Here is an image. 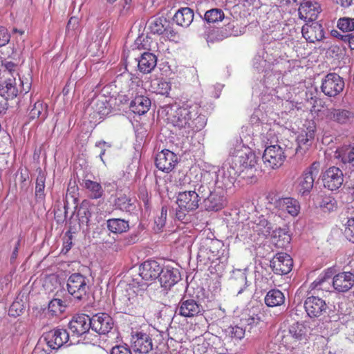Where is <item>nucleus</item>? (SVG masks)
<instances>
[{
  "mask_svg": "<svg viewBox=\"0 0 354 354\" xmlns=\"http://www.w3.org/2000/svg\"><path fill=\"white\" fill-rule=\"evenodd\" d=\"M200 107L195 103H183L176 109H171L167 118L176 133L187 138L190 133L201 130L206 124L205 116L199 113Z\"/></svg>",
  "mask_w": 354,
  "mask_h": 354,
  "instance_id": "obj_1",
  "label": "nucleus"
},
{
  "mask_svg": "<svg viewBox=\"0 0 354 354\" xmlns=\"http://www.w3.org/2000/svg\"><path fill=\"white\" fill-rule=\"evenodd\" d=\"M241 236H249L257 234L259 236L267 238L271 235L278 247L284 248L290 243V236L284 229H273L272 224L268 221L263 215L254 218L242 226Z\"/></svg>",
  "mask_w": 354,
  "mask_h": 354,
  "instance_id": "obj_2",
  "label": "nucleus"
},
{
  "mask_svg": "<svg viewBox=\"0 0 354 354\" xmlns=\"http://www.w3.org/2000/svg\"><path fill=\"white\" fill-rule=\"evenodd\" d=\"M69 340L66 329L56 328L43 335L35 347L32 354H51Z\"/></svg>",
  "mask_w": 354,
  "mask_h": 354,
  "instance_id": "obj_3",
  "label": "nucleus"
},
{
  "mask_svg": "<svg viewBox=\"0 0 354 354\" xmlns=\"http://www.w3.org/2000/svg\"><path fill=\"white\" fill-rule=\"evenodd\" d=\"M233 167L243 179H252L257 171V157L252 151L239 152L230 159Z\"/></svg>",
  "mask_w": 354,
  "mask_h": 354,
  "instance_id": "obj_4",
  "label": "nucleus"
},
{
  "mask_svg": "<svg viewBox=\"0 0 354 354\" xmlns=\"http://www.w3.org/2000/svg\"><path fill=\"white\" fill-rule=\"evenodd\" d=\"M309 328L304 324L296 322L290 326L288 333L283 337V343L291 349L300 348L310 338Z\"/></svg>",
  "mask_w": 354,
  "mask_h": 354,
  "instance_id": "obj_5",
  "label": "nucleus"
},
{
  "mask_svg": "<svg viewBox=\"0 0 354 354\" xmlns=\"http://www.w3.org/2000/svg\"><path fill=\"white\" fill-rule=\"evenodd\" d=\"M213 174L212 180L216 187L223 190L230 189L236 178L240 176L239 171L233 167L230 160L216 171H210Z\"/></svg>",
  "mask_w": 354,
  "mask_h": 354,
  "instance_id": "obj_6",
  "label": "nucleus"
},
{
  "mask_svg": "<svg viewBox=\"0 0 354 354\" xmlns=\"http://www.w3.org/2000/svg\"><path fill=\"white\" fill-rule=\"evenodd\" d=\"M205 245L207 259L212 263H216L215 266L221 264V268H223L229 257L228 250L224 243L218 239H207Z\"/></svg>",
  "mask_w": 354,
  "mask_h": 354,
  "instance_id": "obj_7",
  "label": "nucleus"
},
{
  "mask_svg": "<svg viewBox=\"0 0 354 354\" xmlns=\"http://www.w3.org/2000/svg\"><path fill=\"white\" fill-rule=\"evenodd\" d=\"M88 279L80 273L72 274L67 280V290L74 299L86 300L89 290Z\"/></svg>",
  "mask_w": 354,
  "mask_h": 354,
  "instance_id": "obj_8",
  "label": "nucleus"
},
{
  "mask_svg": "<svg viewBox=\"0 0 354 354\" xmlns=\"http://www.w3.org/2000/svg\"><path fill=\"white\" fill-rule=\"evenodd\" d=\"M320 164L314 162L297 180V190L301 196L308 195L312 190L315 178L319 174Z\"/></svg>",
  "mask_w": 354,
  "mask_h": 354,
  "instance_id": "obj_9",
  "label": "nucleus"
},
{
  "mask_svg": "<svg viewBox=\"0 0 354 354\" xmlns=\"http://www.w3.org/2000/svg\"><path fill=\"white\" fill-rule=\"evenodd\" d=\"M264 153L262 156L263 161L266 167L270 169H277L281 167L286 158L284 151L282 147L278 145H272V142H267Z\"/></svg>",
  "mask_w": 354,
  "mask_h": 354,
  "instance_id": "obj_10",
  "label": "nucleus"
},
{
  "mask_svg": "<svg viewBox=\"0 0 354 354\" xmlns=\"http://www.w3.org/2000/svg\"><path fill=\"white\" fill-rule=\"evenodd\" d=\"M344 79L335 73H330L322 80L321 90L328 97H336L344 88Z\"/></svg>",
  "mask_w": 354,
  "mask_h": 354,
  "instance_id": "obj_11",
  "label": "nucleus"
},
{
  "mask_svg": "<svg viewBox=\"0 0 354 354\" xmlns=\"http://www.w3.org/2000/svg\"><path fill=\"white\" fill-rule=\"evenodd\" d=\"M322 180L324 187L328 190H338L344 183V173L339 167H330L322 172Z\"/></svg>",
  "mask_w": 354,
  "mask_h": 354,
  "instance_id": "obj_12",
  "label": "nucleus"
},
{
  "mask_svg": "<svg viewBox=\"0 0 354 354\" xmlns=\"http://www.w3.org/2000/svg\"><path fill=\"white\" fill-rule=\"evenodd\" d=\"M204 312L201 304L194 299L183 298L178 304L176 313L181 317L192 318L203 315Z\"/></svg>",
  "mask_w": 354,
  "mask_h": 354,
  "instance_id": "obj_13",
  "label": "nucleus"
},
{
  "mask_svg": "<svg viewBox=\"0 0 354 354\" xmlns=\"http://www.w3.org/2000/svg\"><path fill=\"white\" fill-rule=\"evenodd\" d=\"M131 347L135 352L147 354L153 349V342L149 334L143 330L132 331Z\"/></svg>",
  "mask_w": 354,
  "mask_h": 354,
  "instance_id": "obj_14",
  "label": "nucleus"
},
{
  "mask_svg": "<svg viewBox=\"0 0 354 354\" xmlns=\"http://www.w3.org/2000/svg\"><path fill=\"white\" fill-rule=\"evenodd\" d=\"M86 111L93 118L99 115L100 118L106 116L111 112V106L106 96L97 95L93 97L86 107Z\"/></svg>",
  "mask_w": 354,
  "mask_h": 354,
  "instance_id": "obj_15",
  "label": "nucleus"
},
{
  "mask_svg": "<svg viewBox=\"0 0 354 354\" xmlns=\"http://www.w3.org/2000/svg\"><path fill=\"white\" fill-rule=\"evenodd\" d=\"M273 205L276 213L279 214L280 216H283L286 213L292 216H296L300 212L299 201L292 197L276 199L273 203Z\"/></svg>",
  "mask_w": 354,
  "mask_h": 354,
  "instance_id": "obj_16",
  "label": "nucleus"
},
{
  "mask_svg": "<svg viewBox=\"0 0 354 354\" xmlns=\"http://www.w3.org/2000/svg\"><path fill=\"white\" fill-rule=\"evenodd\" d=\"M91 329L100 335H106L113 328L112 317L106 313H97L91 317Z\"/></svg>",
  "mask_w": 354,
  "mask_h": 354,
  "instance_id": "obj_17",
  "label": "nucleus"
},
{
  "mask_svg": "<svg viewBox=\"0 0 354 354\" xmlns=\"http://www.w3.org/2000/svg\"><path fill=\"white\" fill-rule=\"evenodd\" d=\"M213 176V174H210V171H205L199 183L190 185V188L193 187V190L196 192L197 195H198L200 201L206 199L213 192L215 187L212 180Z\"/></svg>",
  "mask_w": 354,
  "mask_h": 354,
  "instance_id": "obj_18",
  "label": "nucleus"
},
{
  "mask_svg": "<svg viewBox=\"0 0 354 354\" xmlns=\"http://www.w3.org/2000/svg\"><path fill=\"white\" fill-rule=\"evenodd\" d=\"M176 203L178 208L193 211L199 207L200 198L196 192L192 189L185 190L178 193Z\"/></svg>",
  "mask_w": 354,
  "mask_h": 354,
  "instance_id": "obj_19",
  "label": "nucleus"
},
{
  "mask_svg": "<svg viewBox=\"0 0 354 354\" xmlns=\"http://www.w3.org/2000/svg\"><path fill=\"white\" fill-rule=\"evenodd\" d=\"M270 268L277 274H286L292 270V259L286 253H277L270 261Z\"/></svg>",
  "mask_w": 354,
  "mask_h": 354,
  "instance_id": "obj_20",
  "label": "nucleus"
},
{
  "mask_svg": "<svg viewBox=\"0 0 354 354\" xmlns=\"http://www.w3.org/2000/svg\"><path fill=\"white\" fill-rule=\"evenodd\" d=\"M178 162L177 156L168 149H164L159 152L156 157L155 164L156 167L164 172L171 171Z\"/></svg>",
  "mask_w": 354,
  "mask_h": 354,
  "instance_id": "obj_21",
  "label": "nucleus"
},
{
  "mask_svg": "<svg viewBox=\"0 0 354 354\" xmlns=\"http://www.w3.org/2000/svg\"><path fill=\"white\" fill-rule=\"evenodd\" d=\"M299 17L306 21H315L321 12L320 5L313 0H304L299 8Z\"/></svg>",
  "mask_w": 354,
  "mask_h": 354,
  "instance_id": "obj_22",
  "label": "nucleus"
},
{
  "mask_svg": "<svg viewBox=\"0 0 354 354\" xmlns=\"http://www.w3.org/2000/svg\"><path fill=\"white\" fill-rule=\"evenodd\" d=\"M304 308L310 317L315 318L326 313L328 306L324 299L318 297L310 296L305 300Z\"/></svg>",
  "mask_w": 354,
  "mask_h": 354,
  "instance_id": "obj_23",
  "label": "nucleus"
},
{
  "mask_svg": "<svg viewBox=\"0 0 354 354\" xmlns=\"http://www.w3.org/2000/svg\"><path fill=\"white\" fill-rule=\"evenodd\" d=\"M326 118L339 124L346 125L354 122V112L345 109H328L326 112Z\"/></svg>",
  "mask_w": 354,
  "mask_h": 354,
  "instance_id": "obj_24",
  "label": "nucleus"
},
{
  "mask_svg": "<svg viewBox=\"0 0 354 354\" xmlns=\"http://www.w3.org/2000/svg\"><path fill=\"white\" fill-rule=\"evenodd\" d=\"M303 26L301 32L306 40L310 43H315L322 40L324 37V28L317 21H310Z\"/></svg>",
  "mask_w": 354,
  "mask_h": 354,
  "instance_id": "obj_25",
  "label": "nucleus"
},
{
  "mask_svg": "<svg viewBox=\"0 0 354 354\" xmlns=\"http://www.w3.org/2000/svg\"><path fill=\"white\" fill-rule=\"evenodd\" d=\"M91 317L85 314L77 315L68 324V328L73 335L81 336L91 328Z\"/></svg>",
  "mask_w": 354,
  "mask_h": 354,
  "instance_id": "obj_26",
  "label": "nucleus"
},
{
  "mask_svg": "<svg viewBox=\"0 0 354 354\" xmlns=\"http://www.w3.org/2000/svg\"><path fill=\"white\" fill-rule=\"evenodd\" d=\"M354 286V274L351 272H342L335 275L333 286L339 292H346Z\"/></svg>",
  "mask_w": 354,
  "mask_h": 354,
  "instance_id": "obj_27",
  "label": "nucleus"
},
{
  "mask_svg": "<svg viewBox=\"0 0 354 354\" xmlns=\"http://www.w3.org/2000/svg\"><path fill=\"white\" fill-rule=\"evenodd\" d=\"M162 271L161 266L154 260H148L142 263L139 274L145 281H152L158 278Z\"/></svg>",
  "mask_w": 354,
  "mask_h": 354,
  "instance_id": "obj_28",
  "label": "nucleus"
},
{
  "mask_svg": "<svg viewBox=\"0 0 354 354\" xmlns=\"http://www.w3.org/2000/svg\"><path fill=\"white\" fill-rule=\"evenodd\" d=\"M203 202L207 210L221 209L225 204V191L215 187L212 194Z\"/></svg>",
  "mask_w": 354,
  "mask_h": 354,
  "instance_id": "obj_29",
  "label": "nucleus"
},
{
  "mask_svg": "<svg viewBox=\"0 0 354 354\" xmlns=\"http://www.w3.org/2000/svg\"><path fill=\"white\" fill-rule=\"evenodd\" d=\"M158 279L162 287L170 289L180 279V274L178 269L169 267L162 268Z\"/></svg>",
  "mask_w": 354,
  "mask_h": 354,
  "instance_id": "obj_30",
  "label": "nucleus"
},
{
  "mask_svg": "<svg viewBox=\"0 0 354 354\" xmlns=\"http://www.w3.org/2000/svg\"><path fill=\"white\" fill-rule=\"evenodd\" d=\"M246 270H235L230 277V284L237 295L241 294L249 286Z\"/></svg>",
  "mask_w": 354,
  "mask_h": 354,
  "instance_id": "obj_31",
  "label": "nucleus"
},
{
  "mask_svg": "<svg viewBox=\"0 0 354 354\" xmlns=\"http://www.w3.org/2000/svg\"><path fill=\"white\" fill-rule=\"evenodd\" d=\"M19 93L16 78L7 77L0 84V95L6 100L15 98Z\"/></svg>",
  "mask_w": 354,
  "mask_h": 354,
  "instance_id": "obj_32",
  "label": "nucleus"
},
{
  "mask_svg": "<svg viewBox=\"0 0 354 354\" xmlns=\"http://www.w3.org/2000/svg\"><path fill=\"white\" fill-rule=\"evenodd\" d=\"M136 61L138 62V70L142 73H151L157 64L156 56L149 52L143 53Z\"/></svg>",
  "mask_w": 354,
  "mask_h": 354,
  "instance_id": "obj_33",
  "label": "nucleus"
},
{
  "mask_svg": "<svg viewBox=\"0 0 354 354\" xmlns=\"http://www.w3.org/2000/svg\"><path fill=\"white\" fill-rule=\"evenodd\" d=\"M315 138L313 130L300 133L297 138V147L296 153L304 155L312 145Z\"/></svg>",
  "mask_w": 354,
  "mask_h": 354,
  "instance_id": "obj_34",
  "label": "nucleus"
},
{
  "mask_svg": "<svg viewBox=\"0 0 354 354\" xmlns=\"http://www.w3.org/2000/svg\"><path fill=\"white\" fill-rule=\"evenodd\" d=\"M151 100L143 95L136 96L130 103L131 110L138 115L146 113L151 106Z\"/></svg>",
  "mask_w": 354,
  "mask_h": 354,
  "instance_id": "obj_35",
  "label": "nucleus"
},
{
  "mask_svg": "<svg viewBox=\"0 0 354 354\" xmlns=\"http://www.w3.org/2000/svg\"><path fill=\"white\" fill-rule=\"evenodd\" d=\"M149 29L153 34L162 35L168 31L169 21L164 17H153L149 20Z\"/></svg>",
  "mask_w": 354,
  "mask_h": 354,
  "instance_id": "obj_36",
  "label": "nucleus"
},
{
  "mask_svg": "<svg viewBox=\"0 0 354 354\" xmlns=\"http://www.w3.org/2000/svg\"><path fill=\"white\" fill-rule=\"evenodd\" d=\"M193 10L187 7L179 9L174 16V21L182 27H188L194 19Z\"/></svg>",
  "mask_w": 354,
  "mask_h": 354,
  "instance_id": "obj_37",
  "label": "nucleus"
},
{
  "mask_svg": "<svg viewBox=\"0 0 354 354\" xmlns=\"http://www.w3.org/2000/svg\"><path fill=\"white\" fill-rule=\"evenodd\" d=\"M80 185L85 188L92 199H98L103 196L104 189L100 183L88 179H83Z\"/></svg>",
  "mask_w": 354,
  "mask_h": 354,
  "instance_id": "obj_38",
  "label": "nucleus"
},
{
  "mask_svg": "<svg viewBox=\"0 0 354 354\" xmlns=\"http://www.w3.org/2000/svg\"><path fill=\"white\" fill-rule=\"evenodd\" d=\"M215 34L216 35V39L218 40H222L231 36H238L241 34V30L237 24L233 21L228 22L223 27L218 29L215 31Z\"/></svg>",
  "mask_w": 354,
  "mask_h": 354,
  "instance_id": "obj_39",
  "label": "nucleus"
},
{
  "mask_svg": "<svg viewBox=\"0 0 354 354\" xmlns=\"http://www.w3.org/2000/svg\"><path fill=\"white\" fill-rule=\"evenodd\" d=\"M106 227L111 233L122 234L129 229V223L124 219L112 218L106 221Z\"/></svg>",
  "mask_w": 354,
  "mask_h": 354,
  "instance_id": "obj_40",
  "label": "nucleus"
},
{
  "mask_svg": "<svg viewBox=\"0 0 354 354\" xmlns=\"http://www.w3.org/2000/svg\"><path fill=\"white\" fill-rule=\"evenodd\" d=\"M264 301L269 307L280 306L285 302V296L281 290L272 289L267 292Z\"/></svg>",
  "mask_w": 354,
  "mask_h": 354,
  "instance_id": "obj_41",
  "label": "nucleus"
},
{
  "mask_svg": "<svg viewBox=\"0 0 354 354\" xmlns=\"http://www.w3.org/2000/svg\"><path fill=\"white\" fill-rule=\"evenodd\" d=\"M153 93L167 96L171 90V84L163 79H155L151 82Z\"/></svg>",
  "mask_w": 354,
  "mask_h": 354,
  "instance_id": "obj_42",
  "label": "nucleus"
},
{
  "mask_svg": "<svg viewBox=\"0 0 354 354\" xmlns=\"http://www.w3.org/2000/svg\"><path fill=\"white\" fill-rule=\"evenodd\" d=\"M136 200L127 197L125 195H120L117 197L115 201V206L116 208L127 212H131L136 208Z\"/></svg>",
  "mask_w": 354,
  "mask_h": 354,
  "instance_id": "obj_43",
  "label": "nucleus"
},
{
  "mask_svg": "<svg viewBox=\"0 0 354 354\" xmlns=\"http://www.w3.org/2000/svg\"><path fill=\"white\" fill-rule=\"evenodd\" d=\"M225 336L233 342L241 340L245 335V328L238 325L230 326L225 329Z\"/></svg>",
  "mask_w": 354,
  "mask_h": 354,
  "instance_id": "obj_44",
  "label": "nucleus"
},
{
  "mask_svg": "<svg viewBox=\"0 0 354 354\" xmlns=\"http://www.w3.org/2000/svg\"><path fill=\"white\" fill-rule=\"evenodd\" d=\"M337 158L344 165L354 168V146L342 149L337 152Z\"/></svg>",
  "mask_w": 354,
  "mask_h": 354,
  "instance_id": "obj_45",
  "label": "nucleus"
},
{
  "mask_svg": "<svg viewBox=\"0 0 354 354\" xmlns=\"http://www.w3.org/2000/svg\"><path fill=\"white\" fill-rule=\"evenodd\" d=\"M227 19L225 17L223 11L220 8H212L205 12L204 20L208 23H216L224 19Z\"/></svg>",
  "mask_w": 354,
  "mask_h": 354,
  "instance_id": "obj_46",
  "label": "nucleus"
},
{
  "mask_svg": "<svg viewBox=\"0 0 354 354\" xmlns=\"http://www.w3.org/2000/svg\"><path fill=\"white\" fill-rule=\"evenodd\" d=\"M67 307L66 301L54 298L48 304V310L53 315H58L64 313Z\"/></svg>",
  "mask_w": 354,
  "mask_h": 354,
  "instance_id": "obj_47",
  "label": "nucleus"
},
{
  "mask_svg": "<svg viewBox=\"0 0 354 354\" xmlns=\"http://www.w3.org/2000/svg\"><path fill=\"white\" fill-rule=\"evenodd\" d=\"M47 116V107L41 102H37L35 103L33 108L30 111V118L32 119L40 118L41 120H44Z\"/></svg>",
  "mask_w": 354,
  "mask_h": 354,
  "instance_id": "obj_48",
  "label": "nucleus"
},
{
  "mask_svg": "<svg viewBox=\"0 0 354 354\" xmlns=\"http://www.w3.org/2000/svg\"><path fill=\"white\" fill-rule=\"evenodd\" d=\"M77 216L79 219V223L80 225H88L90 221V218L91 216V213L88 207V203L84 201L81 204L77 211Z\"/></svg>",
  "mask_w": 354,
  "mask_h": 354,
  "instance_id": "obj_49",
  "label": "nucleus"
},
{
  "mask_svg": "<svg viewBox=\"0 0 354 354\" xmlns=\"http://www.w3.org/2000/svg\"><path fill=\"white\" fill-rule=\"evenodd\" d=\"M337 27L343 32L354 30V18L342 17L337 22Z\"/></svg>",
  "mask_w": 354,
  "mask_h": 354,
  "instance_id": "obj_50",
  "label": "nucleus"
},
{
  "mask_svg": "<svg viewBox=\"0 0 354 354\" xmlns=\"http://www.w3.org/2000/svg\"><path fill=\"white\" fill-rule=\"evenodd\" d=\"M45 180L46 176L45 174L39 171L37 179H36V186H35V194L37 196H43L44 191L45 188Z\"/></svg>",
  "mask_w": 354,
  "mask_h": 354,
  "instance_id": "obj_51",
  "label": "nucleus"
},
{
  "mask_svg": "<svg viewBox=\"0 0 354 354\" xmlns=\"http://www.w3.org/2000/svg\"><path fill=\"white\" fill-rule=\"evenodd\" d=\"M344 235L349 241L354 243V217L347 221Z\"/></svg>",
  "mask_w": 354,
  "mask_h": 354,
  "instance_id": "obj_52",
  "label": "nucleus"
},
{
  "mask_svg": "<svg viewBox=\"0 0 354 354\" xmlns=\"http://www.w3.org/2000/svg\"><path fill=\"white\" fill-rule=\"evenodd\" d=\"M167 215V207H162L160 215L155 218V224L158 230H160L165 225Z\"/></svg>",
  "mask_w": 354,
  "mask_h": 354,
  "instance_id": "obj_53",
  "label": "nucleus"
},
{
  "mask_svg": "<svg viewBox=\"0 0 354 354\" xmlns=\"http://www.w3.org/2000/svg\"><path fill=\"white\" fill-rule=\"evenodd\" d=\"M23 310V305L19 301H15L11 304L8 310V314L12 317H17L22 313Z\"/></svg>",
  "mask_w": 354,
  "mask_h": 354,
  "instance_id": "obj_54",
  "label": "nucleus"
},
{
  "mask_svg": "<svg viewBox=\"0 0 354 354\" xmlns=\"http://www.w3.org/2000/svg\"><path fill=\"white\" fill-rule=\"evenodd\" d=\"M110 354H132V353L127 344H120L113 346Z\"/></svg>",
  "mask_w": 354,
  "mask_h": 354,
  "instance_id": "obj_55",
  "label": "nucleus"
},
{
  "mask_svg": "<svg viewBox=\"0 0 354 354\" xmlns=\"http://www.w3.org/2000/svg\"><path fill=\"white\" fill-rule=\"evenodd\" d=\"M321 207L328 212L336 209L335 201L331 198H325L322 200Z\"/></svg>",
  "mask_w": 354,
  "mask_h": 354,
  "instance_id": "obj_56",
  "label": "nucleus"
},
{
  "mask_svg": "<svg viewBox=\"0 0 354 354\" xmlns=\"http://www.w3.org/2000/svg\"><path fill=\"white\" fill-rule=\"evenodd\" d=\"M124 300L127 308L129 309H133V308L136 307V304L138 303L139 297L138 295H133L132 297L124 295Z\"/></svg>",
  "mask_w": 354,
  "mask_h": 354,
  "instance_id": "obj_57",
  "label": "nucleus"
},
{
  "mask_svg": "<svg viewBox=\"0 0 354 354\" xmlns=\"http://www.w3.org/2000/svg\"><path fill=\"white\" fill-rule=\"evenodd\" d=\"M10 39L8 30L3 26H0V47L6 45Z\"/></svg>",
  "mask_w": 354,
  "mask_h": 354,
  "instance_id": "obj_58",
  "label": "nucleus"
},
{
  "mask_svg": "<svg viewBox=\"0 0 354 354\" xmlns=\"http://www.w3.org/2000/svg\"><path fill=\"white\" fill-rule=\"evenodd\" d=\"M95 147L100 149V158L101 160L104 163L103 156L104 155L107 149L111 148V145L106 142L105 141H100L95 143Z\"/></svg>",
  "mask_w": 354,
  "mask_h": 354,
  "instance_id": "obj_59",
  "label": "nucleus"
},
{
  "mask_svg": "<svg viewBox=\"0 0 354 354\" xmlns=\"http://www.w3.org/2000/svg\"><path fill=\"white\" fill-rule=\"evenodd\" d=\"M138 241V235L137 233H133L128 236H127L125 238L122 239L123 245H130L132 244L136 243Z\"/></svg>",
  "mask_w": 354,
  "mask_h": 354,
  "instance_id": "obj_60",
  "label": "nucleus"
},
{
  "mask_svg": "<svg viewBox=\"0 0 354 354\" xmlns=\"http://www.w3.org/2000/svg\"><path fill=\"white\" fill-rule=\"evenodd\" d=\"M266 65V61L260 55L256 56L254 59V66L258 70H263Z\"/></svg>",
  "mask_w": 354,
  "mask_h": 354,
  "instance_id": "obj_61",
  "label": "nucleus"
},
{
  "mask_svg": "<svg viewBox=\"0 0 354 354\" xmlns=\"http://www.w3.org/2000/svg\"><path fill=\"white\" fill-rule=\"evenodd\" d=\"M79 24L78 18L73 17H71L69 19L68 24H67V29L70 30H75L77 28Z\"/></svg>",
  "mask_w": 354,
  "mask_h": 354,
  "instance_id": "obj_62",
  "label": "nucleus"
},
{
  "mask_svg": "<svg viewBox=\"0 0 354 354\" xmlns=\"http://www.w3.org/2000/svg\"><path fill=\"white\" fill-rule=\"evenodd\" d=\"M187 210L182 209L178 208L176 210L175 217L178 221H183L186 216Z\"/></svg>",
  "mask_w": 354,
  "mask_h": 354,
  "instance_id": "obj_63",
  "label": "nucleus"
},
{
  "mask_svg": "<svg viewBox=\"0 0 354 354\" xmlns=\"http://www.w3.org/2000/svg\"><path fill=\"white\" fill-rule=\"evenodd\" d=\"M7 101L5 99L0 101V115H4L8 110V104Z\"/></svg>",
  "mask_w": 354,
  "mask_h": 354,
  "instance_id": "obj_64",
  "label": "nucleus"
}]
</instances>
